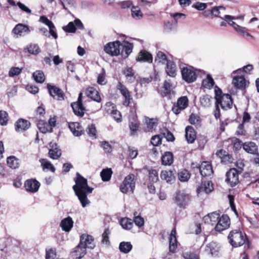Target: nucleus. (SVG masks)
I'll return each instance as SVG.
<instances>
[{
    "mask_svg": "<svg viewBox=\"0 0 259 259\" xmlns=\"http://www.w3.org/2000/svg\"><path fill=\"white\" fill-rule=\"evenodd\" d=\"M75 184L72 188L75 194L78 197L81 206L85 207L90 203L87 196L92 193L93 188L89 187L87 180L82 177L79 172L76 173V177L74 179Z\"/></svg>",
    "mask_w": 259,
    "mask_h": 259,
    "instance_id": "1",
    "label": "nucleus"
},
{
    "mask_svg": "<svg viewBox=\"0 0 259 259\" xmlns=\"http://www.w3.org/2000/svg\"><path fill=\"white\" fill-rule=\"evenodd\" d=\"M228 239L233 247H238L244 244L245 247H250V243L246 234L239 229L232 230L228 236Z\"/></svg>",
    "mask_w": 259,
    "mask_h": 259,
    "instance_id": "2",
    "label": "nucleus"
},
{
    "mask_svg": "<svg viewBox=\"0 0 259 259\" xmlns=\"http://www.w3.org/2000/svg\"><path fill=\"white\" fill-rule=\"evenodd\" d=\"M233 103V100L231 96L229 94H224L220 98V101L217 102L215 101V107L213 110V115L217 119L220 118L221 117V112L220 107L225 111L230 109L232 108Z\"/></svg>",
    "mask_w": 259,
    "mask_h": 259,
    "instance_id": "3",
    "label": "nucleus"
},
{
    "mask_svg": "<svg viewBox=\"0 0 259 259\" xmlns=\"http://www.w3.org/2000/svg\"><path fill=\"white\" fill-rule=\"evenodd\" d=\"M173 199L179 208L185 209L190 203L191 196L184 190H179L176 192Z\"/></svg>",
    "mask_w": 259,
    "mask_h": 259,
    "instance_id": "4",
    "label": "nucleus"
},
{
    "mask_svg": "<svg viewBox=\"0 0 259 259\" xmlns=\"http://www.w3.org/2000/svg\"><path fill=\"white\" fill-rule=\"evenodd\" d=\"M135 177L133 174H130L125 177L119 187L122 193L126 194L129 192H134L136 185Z\"/></svg>",
    "mask_w": 259,
    "mask_h": 259,
    "instance_id": "5",
    "label": "nucleus"
},
{
    "mask_svg": "<svg viewBox=\"0 0 259 259\" xmlns=\"http://www.w3.org/2000/svg\"><path fill=\"white\" fill-rule=\"evenodd\" d=\"M196 69L191 66L183 67L181 68L182 78L187 83L194 82L197 79Z\"/></svg>",
    "mask_w": 259,
    "mask_h": 259,
    "instance_id": "6",
    "label": "nucleus"
},
{
    "mask_svg": "<svg viewBox=\"0 0 259 259\" xmlns=\"http://www.w3.org/2000/svg\"><path fill=\"white\" fill-rule=\"evenodd\" d=\"M71 107L74 114L78 117H82L86 111L82 103V93L79 94L77 101L71 103Z\"/></svg>",
    "mask_w": 259,
    "mask_h": 259,
    "instance_id": "7",
    "label": "nucleus"
},
{
    "mask_svg": "<svg viewBox=\"0 0 259 259\" xmlns=\"http://www.w3.org/2000/svg\"><path fill=\"white\" fill-rule=\"evenodd\" d=\"M239 171L235 168L230 169L226 174L225 182L231 187H235L239 183Z\"/></svg>",
    "mask_w": 259,
    "mask_h": 259,
    "instance_id": "8",
    "label": "nucleus"
},
{
    "mask_svg": "<svg viewBox=\"0 0 259 259\" xmlns=\"http://www.w3.org/2000/svg\"><path fill=\"white\" fill-rule=\"evenodd\" d=\"M189 105V100L187 96L180 97L176 103H175L172 107L171 110L174 114L178 115L182 111L188 107Z\"/></svg>",
    "mask_w": 259,
    "mask_h": 259,
    "instance_id": "9",
    "label": "nucleus"
},
{
    "mask_svg": "<svg viewBox=\"0 0 259 259\" xmlns=\"http://www.w3.org/2000/svg\"><path fill=\"white\" fill-rule=\"evenodd\" d=\"M120 46L121 43L118 40L110 42L105 46L104 51L107 54L111 56H117L120 54Z\"/></svg>",
    "mask_w": 259,
    "mask_h": 259,
    "instance_id": "10",
    "label": "nucleus"
},
{
    "mask_svg": "<svg viewBox=\"0 0 259 259\" xmlns=\"http://www.w3.org/2000/svg\"><path fill=\"white\" fill-rule=\"evenodd\" d=\"M47 89L49 94L54 99L58 101H62L64 100L65 94L62 90L60 88L56 87V85L48 83L47 85Z\"/></svg>",
    "mask_w": 259,
    "mask_h": 259,
    "instance_id": "11",
    "label": "nucleus"
},
{
    "mask_svg": "<svg viewBox=\"0 0 259 259\" xmlns=\"http://www.w3.org/2000/svg\"><path fill=\"white\" fill-rule=\"evenodd\" d=\"M79 244L82 247H85V249L87 248L93 249L95 247L93 237L87 234H83L80 236Z\"/></svg>",
    "mask_w": 259,
    "mask_h": 259,
    "instance_id": "12",
    "label": "nucleus"
},
{
    "mask_svg": "<svg viewBox=\"0 0 259 259\" xmlns=\"http://www.w3.org/2000/svg\"><path fill=\"white\" fill-rule=\"evenodd\" d=\"M230 225V220L229 217L227 214H223L221 218L220 217L218 223L216 224L215 230L221 232L229 228Z\"/></svg>",
    "mask_w": 259,
    "mask_h": 259,
    "instance_id": "13",
    "label": "nucleus"
},
{
    "mask_svg": "<svg viewBox=\"0 0 259 259\" xmlns=\"http://www.w3.org/2000/svg\"><path fill=\"white\" fill-rule=\"evenodd\" d=\"M87 253L85 247H82L78 244L69 254V259H80L84 256Z\"/></svg>",
    "mask_w": 259,
    "mask_h": 259,
    "instance_id": "14",
    "label": "nucleus"
},
{
    "mask_svg": "<svg viewBox=\"0 0 259 259\" xmlns=\"http://www.w3.org/2000/svg\"><path fill=\"white\" fill-rule=\"evenodd\" d=\"M199 172L203 177L210 176L213 173V169L211 163L208 161H203L201 164Z\"/></svg>",
    "mask_w": 259,
    "mask_h": 259,
    "instance_id": "15",
    "label": "nucleus"
},
{
    "mask_svg": "<svg viewBox=\"0 0 259 259\" xmlns=\"http://www.w3.org/2000/svg\"><path fill=\"white\" fill-rule=\"evenodd\" d=\"M68 127L75 137H79L84 134V128L78 122L68 123Z\"/></svg>",
    "mask_w": 259,
    "mask_h": 259,
    "instance_id": "16",
    "label": "nucleus"
},
{
    "mask_svg": "<svg viewBox=\"0 0 259 259\" xmlns=\"http://www.w3.org/2000/svg\"><path fill=\"white\" fill-rule=\"evenodd\" d=\"M40 183L35 179H29L24 183V187L27 191L35 193L36 192L40 187Z\"/></svg>",
    "mask_w": 259,
    "mask_h": 259,
    "instance_id": "17",
    "label": "nucleus"
},
{
    "mask_svg": "<svg viewBox=\"0 0 259 259\" xmlns=\"http://www.w3.org/2000/svg\"><path fill=\"white\" fill-rule=\"evenodd\" d=\"M176 173L175 170H163L161 171L160 178L162 180H165L167 183L172 184L176 180Z\"/></svg>",
    "mask_w": 259,
    "mask_h": 259,
    "instance_id": "18",
    "label": "nucleus"
},
{
    "mask_svg": "<svg viewBox=\"0 0 259 259\" xmlns=\"http://www.w3.org/2000/svg\"><path fill=\"white\" fill-rule=\"evenodd\" d=\"M232 83L235 88L239 90H244L247 87V80L242 75L234 76L232 80Z\"/></svg>",
    "mask_w": 259,
    "mask_h": 259,
    "instance_id": "19",
    "label": "nucleus"
},
{
    "mask_svg": "<svg viewBox=\"0 0 259 259\" xmlns=\"http://www.w3.org/2000/svg\"><path fill=\"white\" fill-rule=\"evenodd\" d=\"M213 190V184L211 181H202L200 186L197 188L198 194L202 192H204L206 194H209Z\"/></svg>",
    "mask_w": 259,
    "mask_h": 259,
    "instance_id": "20",
    "label": "nucleus"
},
{
    "mask_svg": "<svg viewBox=\"0 0 259 259\" xmlns=\"http://www.w3.org/2000/svg\"><path fill=\"white\" fill-rule=\"evenodd\" d=\"M30 125L28 120L20 118L15 123V129L17 132L25 131L30 127Z\"/></svg>",
    "mask_w": 259,
    "mask_h": 259,
    "instance_id": "21",
    "label": "nucleus"
},
{
    "mask_svg": "<svg viewBox=\"0 0 259 259\" xmlns=\"http://www.w3.org/2000/svg\"><path fill=\"white\" fill-rule=\"evenodd\" d=\"M122 50L120 54L122 57L125 59L128 57L130 54L132 52L133 49V45L127 41L124 40L123 45L121 44Z\"/></svg>",
    "mask_w": 259,
    "mask_h": 259,
    "instance_id": "22",
    "label": "nucleus"
},
{
    "mask_svg": "<svg viewBox=\"0 0 259 259\" xmlns=\"http://www.w3.org/2000/svg\"><path fill=\"white\" fill-rule=\"evenodd\" d=\"M220 219V214L216 211L211 212L205 215L203 218L205 223L210 224L212 226L218 223Z\"/></svg>",
    "mask_w": 259,
    "mask_h": 259,
    "instance_id": "23",
    "label": "nucleus"
},
{
    "mask_svg": "<svg viewBox=\"0 0 259 259\" xmlns=\"http://www.w3.org/2000/svg\"><path fill=\"white\" fill-rule=\"evenodd\" d=\"M73 224L72 218L68 216L61 221L60 226L64 231L69 232L72 228Z\"/></svg>",
    "mask_w": 259,
    "mask_h": 259,
    "instance_id": "24",
    "label": "nucleus"
},
{
    "mask_svg": "<svg viewBox=\"0 0 259 259\" xmlns=\"http://www.w3.org/2000/svg\"><path fill=\"white\" fill-rule=\"evenodd\" d=\"M196 133L193 127L187 126L185 128V138L188 143H193L196 139Z\"/></svg>",
    "mask_w": 259,
    "mask_h": 259,
    "instance_id": "25",
    "label": "nucleus"
},
{
    "mask_svg": "<svg viewBox=\"0 0 259 259\" xmlns=\"http://www.w3.org/2000/svg\"><path fill=\"white\" fill-rule=\"evenodd\" d=\"M243 148L247 153L253 155L257 153L258 152V147L253 142H246L243 143Z\"/></svg>",
    "mask_w": 259,
    "mask_h": 259,
    "instance_id": "26",
    "label": "nucleus"
},
{
    "mask_svg": "<svg viewBox=\"0 0 259 259\" xmlns=\"http://www.w3.org/2000/svg\"><path fill=\"white\" fill-rule=\"evenodd\" d=\"M165 72L168 76L171 77H175L177 75V67L176 64L170 60L167 61Z\"/></svg>",
    "mask_w": 259,
    "mask_h": 259,
    "instance_id": "27",
    "label": "nucleus"
},
{
    "mask_svg": "<svg viewBox=\"0 0 259 259\" xmlns=\"http://www.w3.org/2000/svg\"><path fill=\"white\" fill-rule=\"evenodd\" d=\"M49 155L50 158L53 159H58L61 156V149L55 143L52 145L51 148L49 151Z\"/></svg>",
    "mask_w": 259,
    "mask_h": 259,
    "instance_id": "28",
    "label": "nucleus"
},
{
    "mask_svg": "<svg viewBox=\"0 0 259 259\" xmlns=\"http://www.w3.org/2000/svg\"><path fill=\"white\" fill-rule=\"evenodd\" d=\"M137 60L140 62H152L153 57L152 55L146 50H142L139 54Z\"/></svg>",
    "mask_w": 259,
    "mask_h": 259,
    "instance_id": "29",
    "label": "nucleus"
},
{
    "mask_svg": "<svg viewBox=\"0 0 259 259\" xmlns=\"http://www.w3.org/2000/svg\"><path fill=\"white\" fill-rule=\"evenodd\" d=\"M88 97L94 101L100 103L101 102V98L99 93L94 88H90L87 91Z\"/></svg>",
    "mask_w": 259,
    "mask_h": 259,
    "instance_id": "30",
    "label": "nucleus"
},
{
    "mask_svg": "<svg viewBox=\"0 0 259 259\" xmlns=\"http://www.w3.org/2000/svg\"><path fill=\"white\" fill-rule=\"evenodd\" d=\"M174 162V155L171 152L166 151L161 156V163L164 165H170Z\"/></svg>",
    "mask_w": 259,
    "mask_h": 259,
    "instance_id": "31",
    "label": "nucleus"
},
{
    "mask_svg": "<svg viewBox=\"0 0 259 259\" xmlns=\"http://www.w3.org/2000/svg\"><path fill=\"white\" fill-rule=\"evenodd\" d=\"M13 32L15 34L21 35L23 33H29L30 32V30L28 26L19 23L14 28Z\"/></svg>",
    "mask_w": 259,
    "mask_h": 259,
    "instance_id": "32",
    "label": "nucleus"
},
{
    "mask_svg": "<svg viewBox=\"0 0 259 259\" xmlns=\"http://www.w3.org/2000/svg\"><path fill=\"white\" fill-rule=\"evenodd\" d=\"M171 87L172 84L170 81L165 80L160 93L161 96L162 97H164L170 95L171 94Z\"/></svg>",
    "mask_w": 259,
    "mask_h": 259,
    "instance_id": "33",
    "label": "nucleus"
},
{
    "mask_svg": "<svg viewBox=\"0 0 259 259\" xmlns=\"http://www.w3.org/2000/svg\"><path fill=\"white\" fill-rule=\"evenodd\" d=\"M117 89L119 90L121 94L124 97L125 99L127 100H132L129 91L121 82L119 81L118 82Z\"/></svg>",
    "mask_w": 259,
    "mask_h": 259,
    "instance_id": "34",
    "label": "nucleus"
},
{
    "mask_svg": "<svg viewBox=\"0 0 259 259\" xmlns=\"http://www.w3.org/2000/svg\"><path fill=\"white\" fill-rule=\"evenodd\" d=\"M37 126L39 131L43 134H46L48 132L52 133L53 132V130L50 129V126L48 123L44 120H39L37 123Z\"/></svg>",
    "mask_w": 259,
    "mask_h": 259,
    "instance_id": "35",
    "label": "nucleus"
},
{
    "mask_svg": "<svg viewBox=\"0 0 259 259\" xmlns=\"http://www.w3.org/2000/svg\"><path fill=\"white\" fill-rule=\"evenodd\" d=\"M178 176L179 180L181 182H185L189 180L191 174L188 170L183 169L178 173Z\"/></svg>",
    "mask_w": 259,
    "mask_h": 259,
    "instance_id": "36",
    "label": "nucleus"
},
{
    "mask_svg": "<svg viewBox=\"0 0 259 259\" xmlns=\"http://www.w3.org/2000/svg\"><path fill=\"white\" fill-rule=\"evenodd\" d=\"M133 245L130 242H121L119 245V249L120 252L127 253L132 250Z\"/></svg>",
    "mask_w": 259,
    "mask_h": 259,
    "instance_id": "37",
    "label": "nucleus"
},
{
    "mask_svg": "<svg viewBox=\"0 0 259 259\" xmlns=\"http://www.w3.org/2000/svg\"><path fill=\"white\" fill-rule=\"evenodd\" d=\"M212 98L208 95H205L200 98V104L204 107H209L211 105Z\"/></svg>",
    "mask_w": 259,
    "mask_h": 259,
    "instance_id": "38",
    "label": "nucleus"
},
{
    "mask_svg": "<svg viewBox=\"0 0 259 259\" xmlns=\"http://www.w3.org/2000/svg\"><path fill=\"white\" fill-rule=\"evenodd\" d=\"M120 224L123 229L130 230L133 227V221L127 218H122L120 221Z\"/></svg>",
    "mask_w": 259,
    "mask_h": 259,
    "instance_id": "39",
    "label": "nucleus"
},
{
    "mask_svg": "<svg viewBox=\"0 0 259 259\" xmlns=\"http://www.w3.org/2000/svg\"><path fill=\"white\" fill-rule=\"evenodd\" d=\"M205 250L212 255H215L218 251V244L215 242H211L206 246Z\"/></svg>",
    "mask_w": 259,
    "mask_h": 259,
    "instance_id": "40",
    "label": "nucleus"
},
{
    "mask_svg": "<svg viewBox=\"0 0 259 259\" xmlns=\"http://www.w3.org/2000/svg\"><path fill=\"white\" fill-rule=\"evenodd\" d=\"M112 171L111 168L103 169L100 172V176L104 182L109 181L111 178Z\"/></svg>",
    "mask_w": 259,
    "mask_h": 259,
    "instance_id": "41",
    "label": "nucleus"
},
{
    "mask_svg": "<svg viewBox=\"0 0 259 259\" xmlns=\"http://www.w3.org/2000/svg\"><path fill=\"white\" fill-rule=\"evenodd\" d=\"M149 181L151 183H156L158 180V172L153 168L148 169Z\"/></svg>",
    "mask_w": 259,
    "mask_h": 259,
    "instance_id": "42",
    "label": "nucleus"
},
{
    "mask_svg": "<svg viewBox=\"0 0 259 259\" xmlns=\"http://www.w3.org/2000/svg\"><path fill=\"white\" fill-rule=\"evenodd\" d=\"M86 131L88 136L93 139H96L97 138V130L94 124H89Z\"/></svg>",
    "mask_w": 259,
    "mask_h": 259,
    "instance_id": "43",
    "label": "nucleus"
},
{
    "mask_svg": "<svg viewBox=\"0 0 259 259\" xmlns=\"http://www.w3.org/2000/svg\"><path fill=\"white\" fill-rule=\"evenodd\" d=\"M214 84V81L210 74H207L206 78L202 81V86L205 88L211 89Z\"/></svg>",
    "mask_w": 259,
    "mask_h": 259,
    "instance_id": "44",
    "label": "nucleus"
},
{
    "mask_svg": "<svg viewBox=\"0 0 259 259\" xmlns=\"http://www.w3.org/2000/svg\"><path fill=\"white\" fill-rule=\"evenodd\" d=\"M7 162L8 166L15 169L19 166L18 159L14 156H11L7 158Z\"/></svg>",
    "mask_w": 259,
    "mask_h": 259,
    "instance_id": "45",
    "label": "nucleus"
},
{
    "mask_svg": "<svg viewBox=\"0 0 259 259\" xmlns=\"http://www.w3.org/2000/svg\"><path fill=\"white\" fill-rule=\"evenodd\" d=\"M123 74L125 76L127 79L131 82H133L135 80V72L132 67H127L123 71Z\"/></svg>",
    "mask_w": 259,
    "mask_h": 259,
    "instance_id": "46",
    "label": "nucleus"
},
{
    "mask_svg": "<svg viewBox=\"0 0 259 259\" xmlns=\"http://www.w3.org/2000/svg\"><path fill=\"white\" fill-rule=\"evenodd\" d=\"M33 77L35 81L38 83H42L45 80V76L41 70H37L33 72Z\"/></svg>",
    "mask_w": 259,
    "mask_h": 259,
    "instance_id": "47",
    "label": "nucleus"
},
{
    "mask_svg": "<svg viewBox=\"0 0 259 259\" xmlns=\"http://www.w3.org/2000/svg\"><path fill=\"white\" fill-rule=\"evenodd\" d=\"M29 54L36 55L40 52V49L37 44H31L27 46L26 49Z\"/></svg>",
    "mask_w": 259,
    "mask_h": 259,
    "instance_id": "48",
    "label": "nucleus"
},
{
    "mask_svg": "<svg viewBox=\"0 0 259 259\" xmlns=\"http://www.w3.org/2000/svg\"><path fill=\"white\" fill-rule=\"evenodd\" d=\"M168 61L166 55L163 52L159 51L157 53V55L155 58V62L156 63L164 64L165 62L167 63Z\"/></svg>",
    "mask_w": 259,
    "mask_h": 259,
    "instance_id": "49",
    "label": "nucleus"
},
{
    "mask_svg": "<svg viewBox=\"0 0 259 259\" xmlns=\"http://www.w3.org/2000/svg\"><path fill=\"white\" fill-rule=\"evenodd\" d=\"M132 16L135 19L139 20L143 17V14L138 7L133 6L131 9Z\"/></svg>",
    "mask_w": 259,
    "mask_h": 259,
    "instance_id": "50",
    "label": "nucleus"
},
{
    "mask_svg": "<svg viewBox=\"0 0 259 259\" xmlns=\"http://www.w3.org/2000/svg\"><path fill=\"white\" fill-rule=\"evenodd\" d=\"M39 162L44 169H50L52 172H55L56 169L54 166L47 159L41 158L39 159Z\"/></svg>",
    "mask_w": 259,
    "mask_h": 259,
    "instance_id": "51",
    "label": "nucleus"
},
{
    "mask_svg": "<svg viewBox=\"0 0 259 259\" xmlns=\"http://www.w3.org/2000/svg\"><path fill=\"white\" fill-rule=\"evenodd\" d=\"M157 2V0H139V5L143 8L148 9L150 7L152 4H155Z\"/></svg>",
    "mask_w": 259,
    "mask_h": 259,
    "instance_id": "52",
    "label": "nucleus"
},
{
    "mask_svg": "<svg viewBox=\"0 0 259 259\" xmlns=\"http://www.w3.org/2000/svg\"><path fill=\"white\" fill-rule=\"evenodd\" d=\"M196 140L197 141L198 147L200 149H203L205 145L207 142V139L206 136L199 135L197 137Z\"/></svg>",
    "mask_w": 259,
    "mask_h": 259,
    "instance_id": "53",
    "label": "nucleus"
},
{
    "mask_svg": "<svg viewBox=\"0 0 259 259\" xmlns=\"http://www.w3.org/2000/svg\"><path fill=\"white\" fill-rule=\"evenodd\" d=\"M177 238H169V252L174 253L177 248Z\"/></svg>",
    "mask_w": 259,
    "mask_h": 259,
    "instance_id": "54",
    "label": "nucleus"
},
{
    "mask_svg": "<svg viewBox=\"0 0 259 259\" xmlns=\"http://www.w3.org/2000/svg\"><path fill=\"white\" fill-rule=\"evenodd\" d=\"M189 121L191 124L195 125H199L201 123L200 117L194 113L189 116Z\"/></svg>",
    "mask_w": 259,
    "mask_h": 259,
    "instance_id": "55",
    "label": "nucleus"
},
{
    "mask_svg": "<svg viewBox=\"0 0 259 259\" xmlns=\"http://www.w3.org/2000/svg\"><path fill=\"white\" fill-rule=\"evenodd\" d=\"M8 121V114L4 110L0 111V125H6Z\"/></svg>",
    "mask_w": 259,
    "mask_h": 259,
    "instance_id": "56",
    "label": "nucleus"
},
{
    "mask_svg": "<svg viewBox=\"0 0 259 259\" xmlns=\"http://www.w3.org/2000/svg\"><path fill=\"white\" fill-rule=\"evenodd\" d=\"M106 72L104 68H102L101 73L99 74L97 77V83L100 85H104L106 83L105 81Z\"/></svg>",
    "mask_w": 259,
    "mask_h": 259,
    "instance_id": "57",
    "label": "nucleus"
},
{
    "mask_svg": "<svg viewBox=\"0 0 259 259\" xmlns=\"http://www.w3.org/2000/svg\"><path fill=\"white\" fill-rule=\"evenodd\" d=\"M63 29L66 32L75 33L76 30V27L73 21L69 22L66 26L63 27Z\"/></svg>",
    "mask_w": 259,
    "mask_h": 259,
    "instance_id": "58",
    "label": "nucleus"
},
{
    "mask_svg": "<svg viewBox=\"0 0 259 259\" xmlns=\"http://www.w3.org/2000/svg\"><path fill=\"white\" fill-rule=\"evenodd\" d=\"M163 137L160 135H156L152 137L151 139V143L154 146H157L161 144V140Z\"/></svg>",
    "mask_w": 259,
    "mask_h": 259,
    "instance_id": "59",
    "label": "nucleus"
},
{
    "mask_svg": "<svg viewBox=\"0 0 259 259\" xmlns=\"http://www.w3.org/2000/svg\"><path fill=\"white\" fill-rule=\"evenodd\" d=\"M163 131L164 132L161 133L163 136V137L166 138V140L168 142H173L175 140L174 135L167 128H165Z\"/></svg>",
    "mask_w": 259,
    "mask_h": 259,
    "instance_id": "60",
    "label": "nucleus"
},
{
    "mask_svg": "<svg viewBox=\"0 0 259 259\" xmlns=\"http://www.w3.org/2000/svg\"><path fill=\"white\" fill-rule=\"evenodd\" d=\"M137 214V212L134 213V222L135 225H137L138 227H142L144 225V219L140 215H136Z\"/></svg>",
    "mask_w": 259,
    "mask_h": 259,
    "instance_id": "61",
    "label": "nucleus"
},
{
    "mask_svg": "<svg viewBox=\"0 0 259 259\" xmlns=\"http://www.w3.org/2000/svg\"><path fill=\"white\" fill-rule=\"evenodd\" d=\"M22 70V68L19 67H12L9 72V75L10 77H14L19 75Z\"/></svg>",
    "mask_w": 259,
    "mask_h": 259,
    "instance_id": "62",
    "label": "nucleus"
},
{
    "mask_svg": "<svg viewBox=\"0 0 259 259\" xmlns=\"http://www.w3.org/2000/svg\"><path fill=\"white\" fill-rule=\"evenodd\" d=\"M110 234V231L108 228L105 230L102 234V242L103 244H109L110 241L109 240V235Z\"/></svg>",
    "mask_w": 259,
    "mask_h": 259,
    "instance_id": "63",
    "label": "nucleus"
},
{
    "mask_svg": "<svg viewBox=\"0 0 259 259\" xmlns=\"http://www.w3.org/2000/svg\"><path fill=\"white\" fill-rule=\"evenodd\" d=\"M56 257V253L55 249L50 248L49 250H46V259H55Z\"/></svg>",
    "mask_w": 259,
    "mask_h": 259,
    "instance_id": "64",
    "label": "nucleus"
}]
</instances>
